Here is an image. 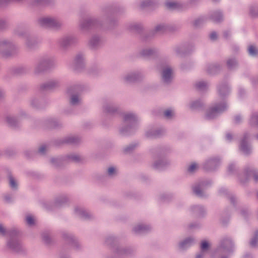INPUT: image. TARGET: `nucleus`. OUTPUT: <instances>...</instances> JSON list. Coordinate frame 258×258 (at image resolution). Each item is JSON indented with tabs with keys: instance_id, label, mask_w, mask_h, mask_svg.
Returning <instances> with one entry per match:
<instances>
[{
	"instance_id": "nucleus-1",
	"label": "nucleus",
	"mask_w": 258,
	"mask_h": 258,
	"mask_svg": "<svg viewBox=\"0 0 258 258\" xmlns=\"http://www.w3.org/2000/svg\"><path fill=\"white\" fill-rule=\"evenodd\" d=\"M123 11V9L120 8L107 9L105 10L106 15L103 17L102 20L95 18L83 19L80 21L79 26L83 30H88L92 28L95 29H111L116 26L117 23L116 21L108 19V15Z\"/></svg>"
},
{
	"instance_id": "nucleus-2",
	"label": "nucleus",
	"mask_w": 258,
	"mask_h": 258,
	"mask_svg": "<svg viewBox=\"0 0 258 258\" xmlns=\"http://www.w3.org/2000/svg\"><path fill=\"white\" fill-rule=\"evenodd\" d=\"M218 93L222 100L216 102L207 110L205 117L207 119H212L219 115L227 110L228 105L224 98L227 96L230 92V88L226 83H221L217 87Z\"/></svg>"
},
{
	"instance_id": "nucleus-3",
	"label": "nucleus",
	"mask_w": 258,
	"mask_h": 258,
	"mask_svg": "<svg viewBox=\"0 0 258 258\" xmlns=\"http://www.w3.org/2000/svg\"><path fill=\"white\" fill-rule=\"evenodd\" d=\"M122 123L119 128V133L122 136L129 135L134 133L138 127L139 118L133 112L122 113Z\"/></svg>"
},
{
	"instance_id": "nucleus-4",
	"label": "nucleus",
	"mask_w": 258,
	"mask_h": 258,
	"mask_svg": "<svg viewBox=\"0 0 258 258\" xmlns=\"http://www.w3.org/2000/svg\"><path fill=\"white\" fill-rule=\"evenodd\" d=\"M234 250L235 244L232 238L228 236H224L219 240L214 251L215 253H226V254H232Z\"/></svg>"
},
{
	"instance_id": "nucleus-5",
	"label": "nucleus",
	"mask_w": 258,
	"mask_h": 258,
	"mask_svg": "<svg viewBox=\"0 0 258 258\" xmlns=\"http://www.w3.org/2000/svg\"><path fill=\"white\" fill-rule=\"evenodd\" d=\"M83 86L81 85H75L68 91L70 94V103L72 106H77L82 103V93Z\"/></svg>"
},
{
	"instance_id": "nucleus-6",
	"label": "nucleus",
	"mask_w": 258,
	"mask_h": 258,
	"mask_svg": "<svg viewBox=\"0 0 258 258\" xmlns=\"http://www.w3.org/2000/svg\"><path fill=\"white\" fill-rule=\"evenodd\" d=\"M71 68L73 70L77 73H87L90 74L91 72L87 71L86 69L85 57L82 52L78 53L75 56L72 64Z\"/></svg>"
},
{
	"instance_id": "nucleus-7",
	"label": "nucleus",
	"mask_w": 258,
	"mask_h": 258,
	"mask_svg": "<svg viewBox=\"0 0 258 258\" xmlns=\"http://www.w3.org/2000/svg\"><path fill=\"white\" fill-rule=\"evenodd\" d=\"M82 245L77 237L71 233H66V250H79Z\"/></svg>"
},
{
	"instance_id": "nucleus-8",
	"label": "nucleus",
	"mask_w": 258,
	"mask_h": 258,
	"mask_svg": "<svg viewBox=\"0 0 258 258\" xmlns=\"http://www.w3.org/2000/svg\"><path fill=\"white\" fill-rule=\"evenodd\" d=\"M145 74L142 71L138 70L127 73L121 77L122 80L126 83H135L143 80Z\"/></svg>"
},
{
	"instance_id": "nucleus-9",
	"label": "nucleus",
	"mask_w": 258,
	"mask_h": 258,
	"mask_svg": "<svg viewBox=\"0 0 258 258\" xmlns=\"http://www.w3.org/2000/svg\"><path fill=\"white\" fill-rule=\"evenodd\" d=\"M210 184V182L207 180L200 181L192 186L193 192L199 198H206L208 196L206 189Z\"/></svg>"
},
{
	"instance_id": "nucleus-10",
	"label": "nucleus",
	"mask_w": 258,
	"mask_h": 258,
	"mask_svg": "<svg viewBox=\"0 0 258 258\" xmlns=\"http://www.w3.org/2000/svg\"><path fill=\"white\" fill-rule=\"evenodd\" d=\"M102 111L105 113L114 115L119 112V107L113 101L105 100L102 104Z\"/></svg>"
},
{
	"instance_id": "nucleus-11",
	"label": "nucleus",
	"mask_w": 258,
	"mask_h": 258,
	"mask_svg": "<svg viewBox=\"0 0 258 258\" xmlns=\"http://www.w3.org/2000/svg\"><path fill=\"white\" fill-rule=\"evenodd\" d=\"M74 214L75 216L82 220H89L93 217V215L90 211L80 205L75 207Z\"/></svg>"
},
{
	"instance_id": "nucleus-12",
	"label": "nucleus",
	"mask_w": 258,
	"mask_h": 258,
	"mask_svg": "<svg viewBox=\"0 0 258 258\" xmlns=\"http://www.w3.org/2000/svg\"><path fill=\"white\" fill-rule=\"evenodd\" d=\"M163 151H161L159 153V157L153 163L152 167L156 170H162L170 165V161L166 158L162 157Z\"/></svg>"
},
{
	"instance_id": "nucleus-13",
	"label": "nucleus",
	"mask_w": 258,
	"mask_h": 258,
	"mask_svg": "<svg viewBox=\"0 0 258 258\" xmlns=\"http://www.w3.org/2000/svg\"><path fill=\"white\" fill-rule=\"evenodd\" d=\"M135 252V249L131 246L118 247L116 249L115 254L119 257H127L133 255Z\"/></svg>"
},
{
	"instance_id": "nucleus-14",
	"label": "nucleus",
	"mask_w": 258,
	"mask_h": 258,
	"mask_svg": "<svg viewBox=\"0 0 258 258\" xmlns=\"http://www.w3.org/2000/svg\"><path fill=\"white\" fill-rule=\"evenodd\" d=\"M156 4V0H139L134 3V7L140 11H143L148 8L154 7Z\"/></svg>"
},
{
	"instance_id": "nucleus-15",
	"label": "nucleus",
	"mask_w": 258,
	"mask_h": 258,
	"mask_svg": "<svg viewBox=\"0 0 258 258\" xmlns=\"http://www.w3.org/2000/svg\"><path fill=\"white\" fill-rule=\"evenodd\" d=\"M220 162L221 160L218 157L210 158L204 163V168L208 171H213L220 165Z\"/></svg>"
},
{
	"instance_id": "nucleus-16",
	"label": "nucleus",
	"mask_w": 258,
	"mask_h": 258,
	"mask_svg": "<svg viewBox=\"0 0 258 258\" xmlns=\"http://www.w3.org/2000/svg\"><path fill=\"white\" fill-rule=\"evenodd\" d=\"M244 176H245V179L242 180L241 178V176L239 177V180L241 183H244L249 178L253 177L254 180L256 182H258V172L252 167H246L244 169Z\"/></svg>"
},
{
	"instance_id": "nucleus-17",
	"label": "nucleus",
	"mask_w": 258,
	"mask_h": 258,
	"mask_svg": "<svg viewBox=\"0 0 258 258\" xmlns=\"http://www.w3.org/2000/svg\"><path fill=\"white\" fill-rule=\"evenodd\" d=\"M161 77L162 80L164 83L166 84L170 83L173 77L172 69L169 66L163 67L161 72Z\"/></svg>"
},
{
	"instance_id": "nucleus-18",
	"label": "nucleus",
	"mask_w": 258,
	"mask_h": 258,
	"mask_svg": "<svg viewBox=\"0 0 258 258\" xmlns=\"http://www.w3.org/2000/svg\"><path fill=\"white\" fill-rule=\"evenodd\" d=\"M249 136L248 134H245L240 144V150L245 155H248L251 153V148L248 143Z\"/></svg>"
},
{
	"instance_id": "nucleus-19",
	"label": "nucleus",
	"mask_w": 258,
	"mask_h": 258,
	"mask_svg": "<svg viewBox=\"0 0 258 258\" xmlns=\"http://www.w3.org/2000/svg\"><path fill=\"white\" fill-rule=\"evenodd\" d=\"M165 132V130L162 128H150L146 132L145 136L148 138H157L163 135Z\"/></svg>"
},
{
	"instance_id": "nucleus-20",
	"label": "nucleus",
	"mask_w": 258,
	"mask_h": 258,
	"mask_svg": "<svg viewBox=\"0 0 258 258\" xmlns=\"http://www.w3.org/2000/svg\"><path fill=\"white\" fill-rule=\"evenodd\" d=\"M152 229L150 225L144 223H139L135 226L133 229V232L137 234L145 233L150 231Z\"/></svg>"
},
{
	"instance_id": "nucleus-21",
	"label": "nucleus",
	"mask_w": 258,
	"mask_h": 258,
	"mask_svg": "<svg viewBox=\"0 0 258 258\" xmlns=\"http://www.w3.org/2000/svg\"><path fill=\"white\" fill-rule=\"evenodd\" d=\"M209 18L213 22L216 23H221L224 20L223 13L220 10L211 12L209 15Z\"/></svg>"
},
{
	"instance_id": "nucleus-22",
	"label": "nucleus",
	"mask_w": 258,
	"mask_h": 258,
	"mask_svg": "<svg viewBox=\"0 0 258 258\" xmlns=\"http://www.w3.org/2000/svg\"><path fill=\"white\" fill-rule=\"evenodd\" d=\"M88 44L91 49H96L101 46L102 40L98 35H94L90 39Z\"/></svg>"
},
{
	"instance_id": "nucleus-23",
	"label": "nucleus",
	"mask_w": 258,
	"mask_h": 258,
	"mask_svg": "<svg viewBox=\"0 0 258 258\" xmlns=\"http://www.w3.org/2000/svg\"><path fill=\"white\" fill-rule=\"evenodd\" d=\"M195 242V239L192 237H189L180 241L178 244V247L180 250H184L192 246Z\"/></svg>"
},
{
	"instance_id": "nucleus-24",
	"label": "nucleus",
	"mask_w": 258,
	"mask_h": 258,
	"mask_svg": "<svg viewBox=\"0 0 258 258\" xmlns=\"http://www.w3.org/2000/svg\"><path fill=\"white\" fill-rule=\"evenodd\" d=\"M191 213L197 216L202 217L205 215L206 210L201 205H194L190 208Z\"/></svg>"
},
{
	"instance_id": "nucleus-25",
	"label": "nucleus",
	"mask_w": 258,
	"mask_h": 258,
	"mask_svg": "<svg viewBox=\"0 0 258 258\" xmlns=\"http://www.w3.org/2000/svg\"><path fill=\"white\" fill-rule=\"evenodd\" d=\"M128 29L131 31L143 32L146 31L145 27L141 23H132L128 26Z\"/></svg>"
},
{
	"instance_id": "nucleus-26",
	"label": "nucleus",
	"mask_w": 258,
	"mask_h": 258,
	"mask_svg": "<svg viewBox=\"0 0 258 258\" xmlns=\"http://www.w3.org/2000/svg\"><path fill=\"white\" fill-rule=\"evenodd\" d=\"M82 138L78 136L70 135L66 137V144L77 145L82 142Z\"/></svg>"
},
{
	"instance_id": "nucleus-27",
	"label": "nucleus",
	"mask_w": 258,
	"mask_h": 258,
	"mask_svg": "<svg viewBox=\"0 0 258 258\" xmlns=\"http://www.w3.org/2000/svg\"><path fill=\"white\" fill-rule=\"evenodd\" d=\"M157 50L155 48H146L143 49L140 52V55L144 57L149 58L155 55Z\"/></svg>"
},
{
	"instance_id": "nucleus-28",
	"label": "nucleus",
	"mask_w": 258,
	"mask_h": 258,
	"mask_svg": "<svg viewBox=\"0 0 258 258\" xmlns=\"http://www.w3.org/2000/svg\"><path fill=\"white\" fill-rule=\"evenodd\" d=\"M220 70V66L217 63H208L206 66V72L209 74H215Z\"/></svg>"
},
{
	"instance_id": "nucleus-29",
	"label": "nucleus",
	"mask_w": 258,
	"mask_h": 258,
	"mask_svg": "<svg viewBox=\"0 0 258 258\" xmlns=\"http://www.w3.org/2000/svg\"><path fill=\"white\" fill-rule=\"evenodd\" d=\"M219 192L221 194H225L227 198L230 200V203L233 205V206H235L236 203L237 202V199L235 195L233 194L229 193L227 189L225 188H221L219 190Z\"/></svg>"
},
{
	"instance_id": "nucleus-30",
	"label": "nucleus",
	"mask_w": 258,
	"mask_h": 258,
	"mask_svg": "<svg viewBox=\"0 0 258 258\" xmlns=\"http://www.w3.org/2000/svg\"><path fill=\"white\" fill-rule=\"evenodd\" d=\"M166 7L169 10H178L181 9V5L175 2H167L165 3Z\"/></svg>"
},
{
	"instance_id": "nucleus-31",
	"label": "nucleus",
	"mask_w": 258,
	"mask_h": 258,
	"mask_svg": "<svg viewBox=\"0 0 258 258\" xmlns=\"http://www.w3.org/2000/svg\"><path fill=\"white\" fill-rule=\"evenodd\" d=\"M203 106V103L201 100L192 101L189 104V107L193 110L200 109Z\"/></svg>"
},
{
	"instance_id": "nucleus-32",
	"label": "nucleus",
	"mask_w": 258,
	"mask_h": 258,
	"mask_svg": "<svg viewBox=\"0 0 258 258\" xmlns=\"http://www.w3.org/2000/svg\"><path fill=\"white\" fill-rule=\"evenodd\" d=\"M208 86V83L203 81H199L196 84V88L200 91L206 90Z\"/></svg>"
},
{
	"instance_id": "nucleus-33",
	"label": "nucleus",
	"mask_w": 258,
	"mask_h": 258,
	"mask_svg": "<svg viewBox=\"0 0 258 258\" xmlns=\"http://www.w3.org/2000/svg\"><path fill=\"white\" fill-rule=\"evenodd\" d=\"M39 23L42 26H51L53 24V21L49 18H43L39 20Z\"/></svg>"
},
{
	"instance_id": "nucleus-34",
	"label": "nucleus",
	"mask_w": 258,
	"mask_h": 258,
	"mask_svg": "<svg viewBox=\"0 0 258 258\" xmlns=\"http://www.w3.org/2000/svg\"><path fill=\"white\" fill-rule=\"evenodd\" d=\"M249 14L252 17H258V5H251L249 8Z\"/></svg>"
},
{
	"instance_id": "nucleus-35",
	"label": "nucleus",
	"mask_w": 258,
	"mask_h": 258,
	"mask_svg": "<svg viewBox=\"0 0 258 258\" xmlns=\"http://www.w3.org/2000/svg\"><path fill=\"white\" fill-rule=\"evenodd\" d=\"M168 23H160L156 25L154 31L156 32L163 31L167 32Z\"/></svg>"
},
{
	"instance_id": "nucleus-36",
	"label": "nucleus",
	"mask_w": 258,
	"mask_h": 258,
	"mask_svg": "<svg viewBox=\"0 0 258 258\" xmlns=\"http://www.w3.org/2000/svg\"><path fill=\"white\" fill-rule=\"evenodd\" d=\"M80 159V157L77 155L71 154L66 156V163L71 161L78 162Z\"/></svg>"
},
{
	"instance_id": "nucleus-37",
	"label": "nucleus",
	"mask_w": 258,
	"mask_h": 258,
	"mask_svg": "<svg viewBox=\"0 0 258 258\" xmlns=\"http://www.w3.org/2000/svg\"><path fill=\"white\" fill-rule=\"evenodd\" d=\"M227 66L228 69H233L238 66V62L235 58H230L227 60Z\"/></svg>"
},
{
	"instance_id": "nucleus-38",
	"label": "nucleus",
	"mask_w": 258,
	"mask_h": 258,
	"mask_svg": "<svg viewBox=\"0 0 258 258\" xmlns=\"http://www.w3.org/2000/svg\"><path fill=\"white\" fill-rule=\"evenodd\" d=\"M249 123L252 126H258V113H253L249 120Z\"/></svg>"
},
{
	"instance_id": "nucleus-39",
	"label": "nucleus",
	"mask_w": 258,
	"mask_h": 258,
	"mask_svg": "<svg viewBox=\"0 0 258 258\" xmlns=\"http://www.w3.org/2000/svg\"><path fill=\"white\" fill-rule=\"evenodd\" d=\"M117 174V169L113 166H110L108 168L106 174L109 177H112L116 175Z\"/></svg>"
},
{
	"instance_id": "nucleus-40",
	"label": "nucleus",
	"mask_w": 258,
	"mask_h": 258,
	"mask_svg": "<svg viewBox=\"0 0 258 258\" xmlns=\"http://www.w3.org/2000/svg\"><path fill=\"white\" fill-rule=\"evenodd\" d=\"M140 38L143 41H148L150 40L154 37V33H140Z\"/></svg>"
},
{
	"instance_id": "nucleus-41",
	"label": "nucleus",
	"mask_w": 258,
	"mask_h": 258,
	"mask_svg": "<svg viewBox=\"0 0 258 258\" xmlns=\"http://www.w3.org/2000/svg\"><path fill=\"white\" fill-rule=\"evenodd\" d=\"M257 243H258V230H257L255 231L254 235L250 241V245L251 247H255L257 246Z\"/></svg>"
},
{
	"instance_id": "nucleus-42",
	"label": "nucleus",
	"mask_w": 258,
	"mask_h": 258,
	"mask_svg": "<svg viewBox=\"0 0 258 258\" xmlns=\"http://www.w3.org/2000/svg\"><path fill=\"white\" fill-rule=\"evenodd\" d=\"M180 25L176 24H168L167 32L178 31L180 30Z\"/></svg>"
},
{
	"instance_id": "nucleus-43",
	"label": "nucleus",
	"mask_w": 258,
	"mask_h": 258,
	"mask_svg": "<svg viewBox=\"0 0 258 258\" xmlns=\"http://www.w3.org/2000/svg\"><path fill=\"white\" fill-rule=\"evenodd\" d=\"M78 41L77 39L74 36H69L66 37V47L68 45H71L76 43Z\"/></svg>"
},
{
	"instance_id": "nucleus-44",
	"label": "nucleus",
	"mask_w": 258,
	"mask_h": 258,
	"mask_svg": "<svg viewBox=\"0 0 258 258\" xmlns=\"http://www.w3.org/2000/svg\"><path fill=\"white\" fill-rule=\"evenodd\" d=\"M175 51L177 54L181 55L189 52V51L186 49V47L184 45L177 47L175 49Z\"/></svg>"
},
{
	"instance_id": "nucleus-45",
	"label": "nucleus",
	"mask_w": 258,
	"mask_h": 258,
	"mask_svg": "<svg viewBox=\"0 0 258 258\" xmlns=\"http://www.w3.org/2000/svg\"><path fill=\"white\" fill-rule=\"evenodd\" d=\"M248 52L250 55L255 56L258 53V50L255 46L251 45L249 46L248 48Z\"/></svg>"
},
{
	"instance_id": "nucleus-46",
	"label": "nucleus",
	"mask_w": 258,
	"mask_h": 258,
	"mask_svg": "<svg viewBox=\"0 0 258 258\" xmlns=\"http://www.w3.org/2000/svg\"><path fill=\"white\" fill-rule=\"evenodd\" d=\"M206 19L204 17H199L192 22V25L195 27H200L204 23Z\"/></svg>"
},
{
	"instance_id": "nucleus-47",
	"label": "nucleus",
	"mask_w": 258,
	"mask_h": 258,
	"mask_svg": "<svg viewBox=\"0 0 258 258\" xmlns=\"http://www.w3.org/2000/svg\"><path fill=\"white\" fill-rule=\"evenodd\" d=\"M240 215L244 218H246L249 214V211L247 208L241 207L239 209Z\"/></svg>"
},
{
	"instance_id": "nucleus-48",
	"label": "nucleus",
	"mask_w": 258,
	"mask_h": 258,
	"mask_svg": "<svg viewBox=\"0 0 258 258\" xmlns=\"http://www.w3.org/2000/svg\"><path fill=\"white\" fill-rule=\"evenodd\" d=\"M209 247V244L206 241H204L202 242L201 245V251L206 253Z\"/></svg>"
},
{
	"instance_id": "nucleus-49",
	"label": "nucleus",
	"mask_w": 258,
	"mask_h": 258,
	"mask_svg": "<svg viewBox=\"0 0 258 258\" xmlns=\"http://www.w3.org/2000/svg\"><path fill=\"white\" fill-rule=\"evenodd\" d=\"M174 115V111L168 109L164 111V116L168 119L171 118Z\"/></svg>"
},
{
	"instance_id": "nucleus-50",
	"label": "nucleus",
	"mask_w": 258,
	"mask_h": 258,
	"mask_svg": "<svg viewBox=\"0 0 258 258\" xmlns=\"http://www.w3.org/2000/svg\"><path fill=\"white\" fill-rule=\"evenodd\" d=\"M198 168V164L196 163H192L188 166L187 168V171L188 172L192 173L195 172L197 170Z\"/></svg>"
},
{
	"instance_id": "nucleus-51",
	"label": "nucleus",
	"mask_w": 258,
	"mask_h": 258,
	"mask_svg": "<svg viewBox=\"0 0 258 258\" xmlns=\"http://www.w3.org/2000/svg\"><path fill=\"white\" fill-rule=\"evenodd\" d=\"M231 254H226V253H215V251H214L212 255V257H217L218 258H229Z\"/></svg>"
},
{
	"instance_id": "nucleus-52",
	"label": "nucleus",
	"mask_w": 258,
	"mask_h": 258,
	"mask_svg": "<svg viewBox=\"0 0 258 258\" xmlns=\"http://www.w3.org/2000/svg\"><path fill=\"white\" fill-rule=\"evenodd\" d=\"M137 146L136 144H132L124 148V151L125 152H128L134 150Z\"/></svg>"
},
{
	"instance_id": "nucleus-53",
	"label": "nucleus",
	"mask_w": 258,
	"mask_h": 258,
	"mask_svg": "<svg viewBox=\"0 0 258 258\" xmlns=\"http://www.w3.org/2000/svg\"><path fill=\"white\" fill-rule=\"evenodd\" d=\"M242 118L240 115H236L234 116L233 119V122L235 124H238L241 122Z\"/></svg>"
},
{
	"instance_id": "nucleus-54",
	"label": "nucleus",
	"mask_w": 258,
	"mask_h": 258,
	"mask_svg": "<svg viewBox=\"0 0 258 258\" xmlns=\"http://www.w3.org/2000/svg\"><path fill=\"white\" fill-rule=\"evenodd\" d=\"M225 215H226V214H225V213L222 214V215L221 219H220L221 223L223 225L226 224L228 223V222L229 221V216L226 217V218L225 219L224 218V216H225Z\"/></svg>"
},
{
	"instance_id": "nucleus-55",
	"label": "nucleus",
	"mask_w": 258,
	"mask_h": 258,
	"mask_svg": "<svg viewBox=\"0 0 258 258\" xmlns=\"http://www.w3.org/2000/svg\"><path fill=\"white\" fill-rule=\"evenodd\" d=\"M26 221L27 224L30 225H32L34 224V219L31 216H27Z\"/></svg>"
},
{
	"instance_id": "nucleus-56",
	"label": "nucleus",
	"mask_w": 258,
	"mask_h": 258,
	"mask_svg": "<svg viewBox=\"0 0 258 258\" xmlns=\"http://www.w3.org/2000/svg\"><path fill=\"white\" fill-rule=\"evenodd\" d=\"M218 38L217 33H210L209 35V38L212 41H216Z\"/></svg>"
},
{
	"instance_id": "nucleus-57",
	"label": "nucleus",
	"mask_w": 258,
	"mask_h": 258,
	"mask_svg": "<svg viewBox=\"0 0 258 258\" xmlns=\"http://www.w3.org/2000/svg\"><path fill=\"white\" fill-rule=\"evenodd\" d=\"M10 179V184L11 187L15 188L17 186V183L15 181V179L11 176L9 178Z\"/></svg>"
},
{
	"instance_id": "nucleus-58",
	"label": "nucleus",
	"mask_w": 258,
	"mask_h": 258,
	"mask_svg": "<svg viewBox=\"0 0 258 258\" xmlns=\"http://www.w3.org/2000/svg\"><path fill=\"white\" fill-rule=\"evenodd\" d=\"M234 169H235V165H234L233 164H229V165L228 166V172L229 173H232Z\"/></svg>"
},
{
	"instance_id": "nucleus-59",
	"label": "nucleus",
	"mask_w": 258,
	"mask_h": 258,
	"mask_svg": "<svg viewBox=\"0 0 258 258\" xmlns=\"http://www.w3.org/2000/svg\"><path fill=\"white\" fill-rule=\"evenodd\" d=\"M200 226V224L197 222L191 223L189 225V227L191 229L199 228Z\"/></svg>"
},
{
	"instance_id": "nucleus-60",
	"label": "nucleus",
	"mask_w": 258,
	"mask_h": 258,
	"mask_svg": "<svg viewBox=\"0 0 258 258\" xmlns=\"http://www.w3.org/2000/svg\"><path fill=\"white\" fill-rule=\"evenodd\" d=\"M226 140L228 142H231L232 140V136L230 133H228L226 135Z\"/></svg>"
},
{
	"instance_id": "nucleus-61",
	"label": "nucleus",
	"mask_w": 258,
	"mask_h": 258,
	"mask_svg": "<svg viewBox=\"0 0 258 258\" xmlns=\"http://www.w3.org/2000/svg\"><path fill=\"white\" fill-rule=\"evenodd\" d=\"M245 94V91L241 88H239L238 90V96L239 97H242V96Z\"/></svg>"
},
{
	"instance_id": "nucleus-62",
	"label": "nucleus",
	"mask_w": 258,
	"mask_h": 258,
	"mask_svg": "<svg viewBox=\"0 0 258 258\" xmlns=\"http://www.w3.org/2000/svg\"><path fill=\"white\" fill-rule=\"evenodd\" d=\"M114 240V238L113 236H109L106 238V242L108 244H110L111 243V241Z\"/></svg>"
},
{
	"instance_id": "nucleus-63",
	"label": "nucleus",
	"mask_w": 258,
	"mask_h": 258,
	"mask_svg": "<svg viewBox=\"0 0 258 258\" xmlns=\"http://www.w3.org/2000/svg\"><path fill=\"white\" fill-rule=\"evenodd\" d=\"M205 253L200 251L199 253L197 255L196 258H204L205 257Z\"/></svg>"
},
{
	"instance_id": "nucleus-64",
	"label": "nucleus",
	"mask_w": 258,
	"mask_h": 258,
	"mask_svg": "<svg viewBox=\"0 0 258 258\" xmlns=\"http://www.w3.org/2000/svg\"><path fill=\"white\" fill-rule=\"evenodd\" d=\"M201 0H189V3L190 5H195L198 4Z\"/></svg>"
}]
</instances>
